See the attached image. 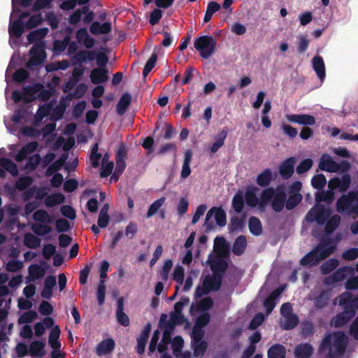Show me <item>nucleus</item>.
I'll return each mask as SVG.
<instances>
[{
  "label": "nucleus",
  "instance_id": "obj_1",
  "mask_svg": "<svg viewBox=\"0 0 358 358\" xmlns=\"http://www.w3.org/2000/svg\"><path fill=\"white\" fill-rule=\"evenodd\" d=\"M348 343V336L342 331L327 333L322 338L318 350L326 358H338L343 355Z\"/></svg>",
  "mask_w": 358,
  "mask_h": 358
},
{
  "label": "nucleus",
  "instance_id": "obj_2",
  "mask_svg": "<svg viewBox=\"0 0 358 358\" xmlns=\"http://www.w3.org/2000/svg\"><path fill=\"white\" fill-rule=\"evenodd\" d=\"M338 298V304L342 307L343 311L331 320V325L335 328H341L348 324L358 310V294L354 296L351 292H345Z\"/></svg>",
  "mask_w": 358,
  "mask_h": 358
},
{
  "label": "nucleus",
  "instance_id": "obj_3",
  "mask_svg": "<svg viewBox=\"0 0 358 358\" xmlns=\"http://www.w3.org/2000/svg\"><path fill=\"white\" fill-rule=\"evenodd\" d=\"M336 248V245L333 243L331 238H324L313 250L307 253L300 260V264L304 266H316L322 260L327 259L333 254Z\"/></svg>",
  "mask_w": 358,
  "mask_h": 358
},
{
  "label": "nucleus",
  "instance_id": "obj_4",
  "mask_svg": "<svg viewBox=\"0 0 358 358\" xmlns=\"http://www.w3.org/2000/svg\"><path fill=\"white\" fill-rule=\"evenodd\" d=\"M336 210L339 213H348L358 216V190L341 195L336 201Z\"/></svg>",
  "mask_w": 358,
  "mask_h": 358
},
{
  "label": "nucleus",
  "instance_id": "obj_5",
  "mask_svg": "<svg viewBox=\"0 0 358 358\" xmlns=\"http://www.w3.org/2000/svg\"><path fill=\"white\" fill-rule=\"evenodd\" d=\"M194 45L202 58L208 59L215 52L217 42L213 36L205 35L197 38Z\"/></svg>",
  "mask_w": 358,
  "mask_h": 358
},
{
  "label": "nucleus",
  "instance_id": "obj_6",
  "mask_svg": "<svg viewBox=\"0 0 358 358\" xmlns=\"http://www.w3.org/2000/svg\"><path fill=\"white\" fill-rule=\"evenodd\" d=\"M331 214V209L323 204H316L311 208L306 215L308 222H317L318 225H324Z\"/></svg>",
  "mask_w": 358,
  "mask_h": 358
},
{
  "label": "nucleus",
  "instance_id": "obj_7",
  "mask_svg": "<svg viewBox=\"0 0 358 358\" xmlns=\"http://www.w3.org/2000/svg\"><path fill=\"white\" fill-rule=\"evenodd\" d=\"M29 54L31 57L27 61L26 66L30 69L33 67L41 65L46 58V53L41 43L34 45L29 51Z\"/></svg>",
  "mask_w": 358,
  "mask_h": 358
},
{
  "label": "nucleus",
  "instance_id": "obj_8",
  "mask_svg": "<svg viewBox=\"0 0 358 358\" xmlns=\"http://www.w3.org/2000/svg\"><path fill=\"white\" fill-rule=\"evenodd\" d=\"M213 215L215 216L216 224L219 227H224L226 225L227 215L225 211L221 207H213L206 214L205 225H206L207 229L210 230L213 228V224L211 223H208V221Z\"/></svg>",
  "mask_w": 358,
  "mask_h": 358
},
{
  "label": "nucleus",
  "instance_id": "obj_9",
  "mask_svg": "<svg viewBox=\"0 0 358 358\" xmlns=\"http://www.w3.org/2000/svg\"><path fill=\"white\" fill-rule=\"evenodd\" d=\"M352 182V178L349 173H344L341 178L334 177L331 178L328 182V187L330 189H338L340 192H345L349 189Z\"/></svg>",
  "mask_w": 358,
  "mask_h": 358
},
{
  "label": "nucleus",
  "instance_id": "obj_10",
  "mask_svg": "<svg viewBox=\"0 0 358 358\" xmlns=\"http://www.w3.org/2000/svg\"><path fill=\"white\" fill-rule=\"evenodd\" d=\"M286 120L292 123H296L303 127L313 126L315 124L314 116L308 114L286 115Z\"/></svg>",
  "mask_w": 358,
  "mask_h": 358
},
{
  "label": "nucleus",
  "instance_id": "obj_11",
  "mask_svg": "<svg viewBox=\"0 0 358 358\" xmlns=\"http://www.w3.org/2000/svg\"><path fill=\"white\" fill-rule=\"evenodd\" d=\"M296 162V158L291 157L283 161L279 166V173L283 180H288L292 176Z\"/></svg>",
  "mask_w": 358,
  "mask_h": 358
},
{
  "label": "nucleus",
  "instance_id": "obj_12",
  "mask_svg": "<svg viewBox=\"0 0 358 358\" xmlns=\"http://www.w3.org/2000/svg\"><path fill=\"white\" fill-rule=\"evenodd\" d=\"M283 287H278L274 289L264 301L263 305L267 315L271 313L276 305V300L283 292Z\"/></svg>",
  "mask_w": 358,
  "mask_h": 358
},
{
  "label": "nucleus",
  "instance_id": "obj_13",
  "mask_svg": "<svg viewBox=\"0 0 358 358\" xmlns=\"http://www.w3.org/2000/svg\"><path fill=\"white\" fill-rule=\"evenodd\" d=\"M115 348V341L112 338H108L101 341L95 348V353L99 356H104L110 354Z\"/></svg>",
  "mask_w": 358,
  "mask_h": 358
},
{
  "label": "nucleus",
  "instance_id": "obj_14",
  "mask_svg": "<svg viewBox=\"0 0 358 358\" xmlns=\"http://www.w3.org/2000/svg\"><path fill=\"white\" fill-rule=\"evenodd\" d=\"M286 200V193L283 190L280 189V187H278L276 189V193L271 201V204L272 209L277 213L282 211L284 208V206H285Z\"/></svg>",
  "mask_w": 358,
  "mask_h": 358
},
{
  "label": "nucleus",
  "instance_id": "obj_15",
  "mask_svg": "<svg viewBox=\"0 0 358 358\" xmlns=\"http://www.w3.org/2000/svg\"><path fill=\"white\" fill-rule=\"evenodd\" d=\"M259 191V188L255 186H250L246 189L245 194L243 195L245 203L250 208H255L258 206L259 208V199L257 196V192Z\"/></svg>",
  "mask_w": 358,
  "mask_h": 358
},
{
  "label": "nucleus",
  "instance_id": "obj_16",
  "mask_svg": "<svg viewBox=\"0 0 358 358\" xmlns=\"http://www.w3.org/2000/svg\"><path fill=\"white\" fill-rule=\"evenodd\" d=\"M151 328L152 326L150 323L146 324L139 337L137 338L136 352L138 354L142 355L144 353L145 348L151 331Z\"/></svg>",
  "mask_w": 358,
  "mask_h": 358
},
{
  "label": "nucleus",
  "instance_id": "obj_17",
  "mask_svg": "<svg viewBox=\"0 0 358 358\" xmlns=\"http://www.w3.org/2000/svg\"><path fill=\"white\" fill-rule=\"evenodd\" d=\"M276 173H273L270 169H266L258 174L256 179L257 184L262 187H268L271 182L275 180Z\"/></svg>",
  "mask_w": 358,
  "mask_h": 358
},
{
  "label": "nucleus",
  "instance_id": "obj_18",
  "mask_svg": "<svg viewBox=\"0 0 358 358\" xmlns=\"http://www.w3.org/2000/svg\"><path fill=\"white\" fill-rule=\"evenodd\" d=\"M108 71L106 68L97 67L92 70L90 78L93 84L99 85L105 83L108 79Z\"/></svg>",
  "mask_w": 358,
  "mask_h": 358
},
{
  "label": "nucleus",
  "instance_id": "obj_19",
  "mask_svg": "<svg viewBox=\"0 0 358 358\" xmlns=\"http://www.w3.org/2000/svg\"><path fill=\"white\" fill-rule=\"evenodd\" d=\"M204 287H207L209 292L218 291L222 285V275L214 274L213 276L208 275L203 280Z\"/></svg>",
  "mask_w": 358,
  "mask_h": 358
},
{
  "label": "nucleus",
  "instance_id": "obj_20",
  "mask_svg": "<svg viewBox=\"0 0 358 358\" xmlns=\"http://www.w3.org/2000/svg\"><path fill=\"white\" fill-rule=\"evenodd\" d=\"M275 193L276 190L272 187H266L262 191L259 199V210H264L268 203H271Z\"/></svg>",
  "mask_w": 358,
  "mask_h": 358
},
{
  "label": "nucleus",
  "instance_id": "obj_21",
  "mask_svg": "<svg viewBox=\"0 0 358 358\" xmlns=\"http://www.w3.org/2000/svg\"><path fill=\"white\" fill-rule=\"evenodd\" d=\"M116 318L117 322L123 326L129 325V319L126 313H124V299L120 297L117 301Z\"/></svg>",
  "mask_w": 358,
  "mask_h": 358
},
{
  "label": "nucleus",
  "instance_id": "obj_22",
  "mask_svg": "<svg viewBox=\"0 0 358 358\" xmlns=\"http://www.w3.org/2000/svg\"><path fill=\"white\" fill-rule=\"evenodd\" d=\"M336 162L328 154L323 155L320 160L319 168L329 173H336Z\"/></svg>",
  "mask_w": 358,
  "mask_h": 358
},
{
  "label": "nucleus",
  "instance_id": "obj_23",
  "mask_svg": "<svg viewBox=\"0 0 358 358\" xmlns=\"http://www.w3.org/2000/svg\"><path fill=\"white\" fill-rule=\"evenodd\" d=\"M131 102V96L128 92H125L120 96L117 105L116 111L118 115H123L128 109Z\"/></svg>",
  "mask_w": 358,
  "mask_h": 358
},
{
  "label": "nucleus",
  "instance_id": "obj_24",
  "mask_svg": "<svg viewBox=\"0 0 358 358\" xmlns=\"http://www.w3.org/2000/svg\"><path fill=\"white\" fill-rule=\"evenodd\" d=\"M43 88L42 84H36L34 86H27L24 88L23 101L30 103L36 99L35 94Z\"/></svg>",
  "mask_w": 358,
  "mask_h": 358
},
{
  "label": "nucleus",
  "instance_id": "obj_25",
  "mask_svg": "<svg viewBox=\"0 0 358 358\" xmlns=\"http://www.w3.org/2000/svg\"><path fill=\"white\" fill-rule=\"evenodd\" d=\"M294 354L297 358H310L313 354V348L310 343H301L296 347Z\"/></svg>",
  "mask_w": 358,
  "mask_h": 358
},
{
  "label": "nucleus",
  "instance_id": "obj_26",
  "mask_svg": "<svg viewBox=\"0 0 358 358\" xmlns=\"http://www.w3.org/2000/svg\"><path fill=\"white\" fill-rule=\"evenodd\" d=\"M45 343L42 341H34L31 343L29 353L31 357H43L45 355Z\"/></svg>",
  "mask_w": 358,
  "mask_h": 358
},
{
  "label": "nucleus",
  "instance_id": "obj_27",
  "mask_svg": "<svg viewBox=\"0 0 358 358\" xmlns=\"http://www.w3.org/2000/svg\"><path fill=\"white\" fill-rule=\"evenodd\" d=\"M286 348L280 343L272 345L267 351L268 358H285Z\"/></svg>",
  "mask_w": 358,
  "mask_h": 358
},
{
  "label": "nucleus",
  "instance_id": "obj_28",
  "mask_svg": "<svg viewBox=\"0 0 358 358\" xmlns=\"http://www.w3.org/2000/svg\"><path fill=\"white\" fill-rule=\"evenodd\" d=\"M313 68L321 81H323L325 76V66L322 57L316 56L313 59Z\"/></svg>",
  "mask_w": 358,
  "mask_h": 358
},
{
  "label": "nucleus",
  "instance_id": "obj_29",
  "mask_svg": "<svg viewBox=\"0 0 358 358\" xmlns=\"http://www.w3.org/2000/svg\"><path fill=\"white\" fill-rule=\"evenodd\" d=\"M161 46H155L154 48V51L150 57V59L146 62L143 70V76L145 78L150 73L152 69L155 67L156 62L157 61L158 54L157 52L161 50Z\"/></svg>",
  "mask_w": 358,
  "mask_h": 358
},
{
  "label": "nucleus",
  "instance_id": "obj_30",
  "mask_svg": "<svg viewBox=\"0 0 358 358\" xmlns=\"http://www.w3.org/2000/svg\"><path fill=\"white\" fill-rule=\"evenodd\" d=\"M247 247L246 237L243 235L238 236L234 242L232 252L237 256L242 255Z\"/></svg>",
  "mask_w": 358,
  "mask_h": 358
},
{
  "label": "nucleus",
  "instance_id": "obj_31",
  "mask_svg": "<svg viewBox=\"0 0 358 358\" xmlns=\"http://www.w3.org/2000/svg\"><path fill=\"white\" fill-rule=\"evenodd\" d=\"M246 215L243 214L241 217L234 216L230 220L228 228L231 232L241 231L245 225Z\"/></svg>",
  "mask_w": 358,
  "mask_h": 358
},
{
  "label": "nucleus",
  "instance_id": "obj_32",
  "mask_svg": "<svg viewBox=\"0 0 358 358\" xmlns=\"http://www.w3.org/2000/svg\"><path fill=\"white\" fill-rule=\"evenodd\" d=\"M24 27H26L25 24L20 19L16 20L9 25L8 32L10 36L20 38L24 31Z\"/></svg>",
  "mask_w": 358,
  "mask_h": 358
},
{
  "label": "nucleus",
  "instance_id": "obj_33",
  "mask_svg": "<svg viewBox=\"0 0 358 358\" xmlns=\"http://www.w3.org/2000/svg\"><path fill=\"white\" fill-rule=\"evenodd\" d=\"M67 157L68 155L66 154H63L59 159L50 164L45 171V176H50L60 170L64 166Z\"/></svg>",
  "mask_w": 358,
  "mask_h": 358
},
{
  "label": "nucleus",
  "instance_id": "obj_34",
  "mask_svg": "<svg viewBox=\"0 0 358 358\" xmlns=\"http://www.w3.org/2000/svg\"><path fill=\"white\" fill-rule=\"evenodd\" d=\"M245 199L243 196V194L241 191H238L232 199V208L234 211L237 213H241L243 212L245 206Z\"/></svg>",
  "mask_w": 358,
  "mask_h": 358
},
{
  "label": "nucleus",
  "instance_id": "obj_35",
  "mask_svg": "<svg viewBox=\"0 0 358 358\" xmlns=\"http://www.w3.org/2000/svg\"><path fill=\"white\" fill-rule=\"evenodd\" d=\"M0 166L5 171H8L13 176H17L19 174L17 166L11 159L2 157L0 159Z\"/></svg>",
  "mask_w": 358,
  "mask_h": 358
},
{
  "label": "nucleus",
  "instance_id": "obj_36",
  "mask_svg": "<svg viewBox=\"0 0 358 358\" xmlns=\"http://www.w3.org/2000/svg\"><path fill=\"white\" fill-rule=\"evenodd\" d=\"M60 329L59 326L55 327L50 331L49 338H48V343L50 347L52 349H60L61 348V343L59 341V336H60Z\"/></svg>",
  "mask_w": 358,
  "mask_h": 358
},
{
  "label": "nucleus",
  "instance_id": "obj_37",
  "mask_svg": "<svg viewBox=\"0 0 358 358\" xmlns=\"http://www.w3.org/2000/svg\"><path fill=\"white\" fill-rule=\"evenodd\" d=\"M248 227L252 234L260 236L263 233L262 224L260 220L255 216L250 217Z\"/></svg>",
  "mask_w": 358,
  "mask_h": 358
},
{
  "label": "nucleus",
  "instance_id": "obj_38",
  "mask_svg": "<svg viewBox=\"0 0 358 358\" xmlns=\"http://www.w3.org/2000/svg\"><path fill=\"white\" fill-rule=\"evenodd\" d=\"M341 217L338 215H334L329 217L324 224V231L327 234L333 233L341 223Z\"/></svg>",
  "mask_w": 358,
  "mask_h": 358
},
{
  "label": "nucleus",
  "instance_id": "obj_39",
  "mask_svg": "<svg viewBox=\"0 0 358 358\" xmlns=\"http://www.w3.org/2000/svg\"><path fill=\"white\" fill-rule=\"evenodd\" d=\"M48 29L47 27L37 29L31 31L27 36L29 43H34L41 40L48 34Z\"/></svg>",
  "mask_w": 358,
  "mask_h": 358
},
{
  "label": "nucleus",
  "instance_id": "obj_40",
  "mask_svg": "<svg viewBox=\"0 0 358 358\" xmlns=\"http://www.w3.org/2000/svg\"><path fill=\"white\" fill-rule=\"evenodd\" d=\"M335 193L333 189L327 191H319L315 194V201L317 202H327L331 203L334 200Z\"/></svg>",
  "mask_w": 358,
  "mask_h": 358
},
{
  "label": "nucleus",
  "instance_id": "obj_41",
  "mask_svg": "<svg viewBox=\"0 0 358 358\" xmlns=\"http://www.w3.org/2000/svg\"><path fill=\"white\" fill-rule=\"evenodd\" d=\"M65 196L62 193H55L48 196L45 199V204L48 207H53L64 203Z\"/></svg>",
  "mask_w": 358,
  "mask_h": 358
},
{
  "label": "nucleus",
  "instance_id": "obj_42",
  "mask_svg": "<svg viewBox=\"0 0 358 358\" xmlns=\"http://www.w3.org/2000/svg\"><path fill=\"white\" fill-rule=\"evenodd\" d=\"M33 219L36 222L48 224H51L54 221L53 217L43 209L36 210L33 215Z\"/></svg>",
  "mask_w": 358,
  "mask_h": 358
},
{
  "label": "nucleus",
  "instance_id": "obj_43",
  "mask_svg": "<svg viewBox=\"0 0 358 358\" xmlns=\"http://www.w3.org/2000/svg\"><path fill=\"white\" fill-rule=\"evenodd\" d=\"M350 267L342 266L338 268L333 274L329 278L331 282H338L345 279Z\"/></svg>",
  "mask_w": 358,
  "mask_h": 358
},
{
  "label": "nucleus",
  "instance_id": "obj_44",
  "mask_svg": "<svg viewBox=\"0 0 358 358\" xmlns=\"http://www.w3.org/2000/svg\"><path fill=\"white\" fill-rule=\"evenodd\" d=\"M41 239L31 233H26L24 237V244L29 248L36 249L41 245Z\"/></svg>",
  "mask_w": 358,
  "mask_h": 358
},
{
  "label": "nucleus",
  "instance_id": "obj_45",
  "mask_svg": "<svg viewBox=\"0 0 358 358\" xmlns=\"http://www.w3.org/2000/svg\"><path fill=\"white\" fill-rule=\"evenodd\" d=\"M227 132L225 130H222L217 134L215 136V141L213 143L210 148V152L215 153L218 150L224 145L226 139Z\"/></svg>",
  "mask_w": 358,
  "mask_h": 358
},
{
  "label": "nucleus",
  "instance_id": "obj_46",
  "mask_svg": "<svg viewBox=\"0 0 358 358\" xmlns=\"http://www.w3.org/2000/svg\"><path fill=\"white\" fill-rule=\"evenodd\" d=\"M166 197L162 196L159 199L155 201L149 207L146 217L149 218L155 215L159 210H160L161 207L164 204L166 201Z\"/></svg>",
  "mask_w": 358,
  "mask_h": 358
},
{
  "label": "nucleus",
  "instance_id": "obj_47",
  "mask_svg": "<svg viewBox=\"0 0 358 358\" xmlns=\"http://www.w3.org/2000/svg\"><path fill=\"white\" fill-rule=\"evenodd\" d=\"M114 168V163L113 162H108V157L104 155L102 159V165L100 171V176L101 178H106L109 176Z\"/></svg>",
  "mask_w": 358,
  "mask_h": 358
},
{
  "label": "nucleus",
  "instance_id": "obj_48",
  "mask_svg": "<svg viewBox=\"0 0 358 358\" xmlns=\"http://www.w3.org/2000/svg\"><path fill=\"white\" fill-rule=\"evenodd\" d=\"M339 264V262L337 259L331 258L327 262H324L321 267V273L324 275H327L333 271Z\"/></svg>",
  "mask_w": 358,
  "mask_h": 358
},
{
  "label": "nucleus",
  "instance_id": "obj_49",
  "mask_svg": "<svg viewBox=\"0 0 358 358\" xmlns=\"http://www.w3.org/2000/svg\"><path fill=\"white\" fill-rule=\"evenodd\" d=\"M329 301V293L328 291H322L317 296L315 297L314 304L317 308H323Z\"/></svg>",
  "mask_w": 358,
  "mask_h": 358
},
{
  "label": "nucleus",
  "instance_id": "obj_50",
  "mask_svg": "<svg viewBox=\"0 0 358 358\" xmlns=\"http://www.w3.org/2000/svg\"><path fill=\"white\" fill-rule=\"evenodd\" d=\"M185 322V317L182 313H172L170 320L166 323L167 327L173 330L176 325L182 324Z\"/></svg>",
  "mask_w": 358,
  "mask_h": 358
},
{
  "label": "nucleus",
  "instance_id": "obj_51",
  "mask_svg": "<svg viewBox=\"0 0 358 358\" xmlns=\"http://www.w3.org/2000/svg\"><path fill=\"white\" fill-rule=\"evenodd\" d=\"M302 198V195L300 193L290 194L285 201L287 210H290L294 209L301 201Z\"/></svg>",
  "mask_w": 358,
  "mask_h": 358
},
{
  "label": "nucleus",
  "instance_id": "obj_52",
  "mask_svg": "<svg viewBox=\"0 0 358 358\" xmlns=\"http://www.w3.org/2000/svg\"><path fill=\"white\" fill-rule=\"evenodd\" d=\"M299 324V318L296 315L285 317V322L280 326L284 330H292Z\"/></svg>",
  "mask_w": 358,
  "mask_h": 358
},
{
  "label": "nucleus",
  "instance_id": "obj_53",
  "mask_svg": "<svg viewBox=\"0 0 358 358\" xmlns=\"http://www.w3.org/2000/svg\"><path fill=\"white\" fill-rule=\"evenodd\" d=\"M31 230L37 236H45L52 231V228L46 224H34Z\"/></svg>",
  "mask_w": 358,
  "mask_h": 358
},
{
  "label": "nucleus",
  "instance_id": "obj_54",
  "mask_svg": "<svg viewBox=\"0 0 358 358\" xmlns=\"http://www.w3.org/2000/svg\"><path fill=\"white\" fill-rule=\"evenodd\" d=\"M327 184V179L324 174L315 175L311 179V185L313 188L322 189Z\"/></svg>",
  "mask_w": 358,
  "mask_h": 358
},
{
  "label": "nucleus",
  "instance_id": "obj_55",
  "mask_svg": "<svg viewBox=\"0 0 358 358\" xmlns=\"http://www.w3.org/2000/svg\"><path fill=\"white\" fill-rule=\"evenodd\" d=\"M33 182V178L31 176H22L15 182V187L20 191H24L29 187Z\"/></svg>",
  "mask_w": 358,
  "mask_h": 358
},
{
  "label": "nucleus",
  "instance_id": "obj_56",
  "mask_svg": "<svg viewBox=\"0 0 358 358\" xmlns=\"http://www.w3.org/2000/svg\"><path fill=\"white\" fill-rule=\"evenodd\" d=\"M172 266L173 262L171 259H166L164 262L162 268L159 273V276L163 281L166 282L168 280Z\"/></svg>",
  "mask_w": 358,
  "mask_h": 358
},
{
  "label": "nucleus",
  "instance_id": "obj_57",
  "mask_svg": "<svg viewBox=\"0 0 358 358\" xmlns=\"http://www.w3.org/2000/svg\"><path fill=\"white\" fill-rule=\"evenodd\" d=\"M89 6H85L81 9L76 10L69 17V23L75 25L78 24L81 20V15L83 13H85L88 11Z\"/></svg>",
  "mask_w": 358,
  "mask_h": 358
},
{
  "label": "nucleus",
  "instance_id": "obj_58",
  "mask_svg": "<svg viewBox=\"0 0 358 358\" xmlns=\"http://www.w3.org/2000/svg\"><path fill=\"white\" fill-rule=\"evenodd\" d=\"M29 274L34 279H39L45 274V270L41 266L37 264L31 265L29 268Z\"/></svg>",
  "mask_w": 358,
  "mask_h": 358
},
{
  "label": "nucleus",
  "instance_id": "obj_59",
  "mask_svg": "<svg viewBox=\"0 0 358 358\" xmlns=\"http://www.w3.org/2000/svg\"><path fill=\"white\" fill-rule=\"evenodd\" d=\"M43 19L42 17L41 14L38 13L31 16L24 24L26 28L31 29L41 24L43 22Z\"/></svg>",
  "mask_w": 358,
  "mask_h": 358
},
{
  "label": "nucleus",
  "instance_id": "obj_60",
  "mask_svg": "<svg viewBox=\"0 0 358 358\" xmlns=\"http://www.w3.org/2000/svg\"><path fill=\"white\" fill-rule=\"evenodd\" d=\"M106 292V287L104 285V281L100 280L96 290V299L99 306H102L105 302Z\"/></svg>",
  "mask_w": 358,
  "mask_h": 358
},
{
  "label": "nucleus",
  "instance_id": "obj_61",
  "mask_svg": "<svg viewBox=\"0 0 358 358\" xmlns=\"http://www.w3.org/2000/svg\"><path fill=\"white\" fill-rule=\"evenodd\" d=\"M313 166V161L311 159H305L302 160L296 166V171L298 174L301 175L311 169Z\"/></svg>",
  "mask_w": 358,
  "mask_h": 358
},
{
  "label": "nucleus",
  "instance_id": "obj_62",
  "mask_svg": "<svg viewBox=\"0 0 358 358\" xmlns=\"http://www.w3.org/2000/svg\"><path fill=\"white\" fill-rule=\"evenodd\" d=\"M185 269L182 266L178 265L175 267L173 279L178 284L182 285L184 282Z\"/></svg>",
  "mask_w": 358,
  "mask_h": 358
},
{
  "label": "nucleus",
  "instance_id": "obj_63",
  "mask_svg": "<svg viewBox=\"0 0 358 358\" xmlns=\"http://www.w3.org/2000/svg\"><path fill=\"white\" fill-rule=\"evenodd\" d=\"M66 110V105L60 103L57 106L52 110L51 114V119L55 121L59 120L62 118Z\"/></svg>",
  "mask_w": 358,
  "mask_h": 358
},
{
  "label": "nucleus",
  "instance_id": "obj_64",
  "mask_svg": "<svg viewBox=\"0 0 358 358\" xmlns=\"http://www.w3.org/2000/svg\"><path fill=\"white\" fill-rule=\"evenodd\" d=\"M342 258L347 261H352L358 257V248H350L342 253Z\"/></svg>",
  "mask_w": 358,
  "mask_h": 358
}]
</instances>
